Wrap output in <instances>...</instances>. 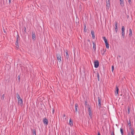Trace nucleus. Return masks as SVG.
Wrapping results in <instances>:
<instances>
[{
    "label": "nucleus",
    "mask_w": 135,
    "mask_h": 135,
    "mask_svg": "<svg viewBox=\"0 0 135 135\" xmlns=\"http://www.w3.org/2000/svg\"><path fill=\"white\" fill-rule=\"evenodd\" d=\"M16 97L17 98L18 104L21 107L23 105L22 100L21 98L20 95L18 93L16 94Z\"/></svg>",
    "instance_id": "1"
},
{
    "label": "nucleus",
    "mask_w": 135,
    "mask_h": 135,
    "mask_svg": "<svg viewBox=\"0 0 135 135\" xmlns=\"http://www.w3.org/2000/svg\"><path fill=\"white\" fill-rule=\"evenodd\" d=\"M61 55L62 54H60L59 53H57L56 54L57 58L58 61H59L60 64L61 62Z\"/></svg>",
    "instance_id": "2"
},
{
    "label": "nucleus",
    "mask_w": 135,
    "mask_h": 135,
    "mask_svg": "<svg viewBox=\"0 0 135 135\" xmlns=\"http://www.w3.org/2000/svg\"><path fill=\"white\" fill-rule=\"evenodd\" d=\"M125 29L124 26H122V36L123 38H124L125 37Z\"/></svg>",
    "instance_id": "3"
},
{
    "label": "nucleus",
    "mask_w": 135,
    "mask_h": 135,
    "mask_svg": "<svg viewBox=\"0 0 135 135\" xmlns=\"http://www.w3.org/2000/svg\"><path fill=\"white\" fill-rule=\"evenodd\" d=\"M65 57L66 58V60H67V61L68 62L69 58V55L67 52H66V55H65Z\"/></svg>",
    "instance_id": "4"
},
{
    "label": "nucleus",
    "mask_w": 135,
    "mask_h": 135,
    "mask_svg": "<svg viewBox=\"0 0 135 135\" xmlns=\"http://www.w3.org/2000/svg\"><path fill=\"white\" fill-rule=\"evenodd\" d=\"M88 111L89 113V114L90 118H92V114L91 113V109L90 108V107H88Z\"/></svg>",
    "instance_id": "5"
},
{
    "label": "nucleus",
    "mask_w": 135,
    "mask_h": 135,
    "mask_svg": "<svg viewBox=\"0 0 135 135\" xmlns=\"http://www.w3.org/2000/svg\"><path fill=\"white\" fill-rule=\"evenodd\" d=\"M94 67L97 68L99 66V63L98 61L97 60L94 62Z\"/></svg>",
    "instance_id": "6"
},
{
    "label": "nucleus",
    "mask_w": 135,
    "mask_h": 135,
    "mask_svg": "<svg viewBox=\"0 0 135 135\" xmlns=\"http://www.w3.org/2000/svg\"><path fill=\"white\" fill-rule=\"evenodd\" d=\"M43 122L44 124L47 125L48 124V120L46 118H44L43 119Z\"/></svg>",
    "instance_id": "7"
},
{
    "label": "nucleus",
    "mask_w": 135,
    "mask_h": 135,
    "mask_svg": "<svg viewBox=\"0 0 135 135\" xmlns=\"http://www.w3.org/2000/svg\"><path fill=\"white\" fill-rule=\"evenodd\" d=\"M98 105L99 107V108L101 107V99L99 97H98Z\"/></svg>",
    "instance_id": "8"
},
{
    "label": "nucleus",
    "mask_w": 135,
    "mask_h": 135,
    "mask_svg": "<svg viewBox=\"0 0 135 135\" xmlns=\"http://www.w3.org/2000/svg\"><path fill=\"white\" fill-rule=\"evenodd\" d=\"M32 37L33 40H35L36 39L35 33L34 32H32Z\"/></svg>",
    "instance_id": "9"
},
{
    "label": "nucleus",
    "mask_w": 135,
    "mask_h": 135,
    "mask_svg": "<svg viewBox=\"0 0 135 135\" xmlns=\"http://www.w3.org/2000/svg\"><path fill=\"white\" fill-rule=\"evenodd\" d=\"M75 112L77 113L78 112V104L77 103H76L75 104Z\"/></svg>",
    "instance_id": "10"
},
{
    "label": "nucleus",
    "mask_w": 135,
    "mask_h": 135,
    "mask_svg": "<svg viewBox=\"0 0 135 135\" xmlns=\"http://www.w3.org/2000/svg\"><path fill=\"white\" fill-rule=\"evenodd\" d=\"M115 31H116V32H117L118 30V28L117 23L116 22H115Z\"/></svg>",
    "instance_id": "11"
},
{
    "label": "nucleus",
    "mask_w": 135,
    "mask_h": 135,
    "mask_svg": "<svg viewBox=\"0 0 135 135\" xmlns=\"http://www.w3.org/2000/svg\"><path fill=\"white\" fill-rule=\"evenodd\" d=\"M119 90V89L118 87L117 86L116 88V90L115 91V94L116 95L118 94V92Z\"/></svg>",
    "instance_id": "12"
},
{
    "label": "nucleus",
    "mask_w": 135,
    "mask_h": 135,
    "mask_svg": "<svg viewBox=\"0 0 135 135\" xmlns=\"http://www.w3.org/2000/svg\"><path fill=\"white\" fill-rule=\"evenodd\" d=\"M91 33L92 35L93 38V39H94L95 38V36H94V31L93 30H92L91 32Z\"/></svg>",
    "instance_id": "13"
},
{
    "label": "nucleus",
    "mask_w": 135,
    "mask_h": 135,
    "mask_svg": "<svg viewBox=\"0 0 135 135\" xmlns=\"http://www.w3.org/2000/svg\"><path fill=\"white\" fill-rule=\"evenodd\" d=\"M120 5L123 7L124 6V0H119Z\"/></svg>",
    "instance_id": "14"
},
{
    "label": "nucleus",
    "mask_w": 135,
    "mask_h": 135,
    "mask_svg": "<svg viewBox=\"0 0 135 135\" xmlns=\"http://www.w3.org/2000/svg\"><path fill=\"white\" fill-rule=\"evenodd\" d=\"M69 124L70 126H71L73 125V122L71 121V118L69 120Z\"/></svg>",
    "instance_id": "15"
},
{
    "label": "nucleus",
    "mask_w": 135,
    "mask_h": 135,
    "mask_svg": "<svg viewBox=\"0 0 135 135\" xmlns=\"http://www.w3.org/2000/svg\"><path fill=\"white\" fill-rule=\"evenodd\" d=\"M131 135H134V130L133 128H131Z\"/></svg>",
    "instance_id": "16"
},
{
    "label": "nucleus",
    "mask_w": 135,
    "mask_h": 135,
    "mask_svg": "<svg viewBox=\"0 0 135 135\" xmlns=\"http://www.w3.org/2000/svg\"><path fill=\"white\" fill-rule=\"evenodd\" d=\"M132 35V31L131 29H129V36L130 37H131Z\"/></svg>",
    "instance_id": "17"
},
{
    "label": "nucleus",
    "mask_w": 135,
    "mask_h": 135,
    "mask_svg": "<svg viewBox=\"0 0 135 135\" xmlns=\"http://www.w3.org/2000/svg\"><path fill=\"white\" fill-rule=\"evenodd\" d=\"M93 49L95 50V47H96V45L95 43L94 42H93Z\"/></svg>",
    "instance_id": "18"
},
{
    "label": "nucleus",
    "mask_w": 135,
    "mask_h": 135,
    "mask_svg": "<svg viewBox=\"0 0 135 135\" xmlns=\"http://www.w3.org/2000/svg\"><path fill=\"white\" fill-rule=\"evenodd\" d=\"M102 38L104 40L105 43L107 42V39L105 37H103Z\"/></svg>",
    "instance_id": "19"
},
{
    "label": "nucleus",
    "mask_w": 135,
    "mask_h": 135,
    "mask_svg": "<svg viewBox=\"0 0 135 135\" xmlns=\"http://www.w3.org/2000/svg\"><path fill=\"white\" fill-rule=\"evenodd\" d=\"M110 6V4H107V9H109V7Z\"/></svg>",
    "instance_id": "20"
},
{
    "label": "nucleus",
    "mask_w": 135,
    "mask_h": 135,
    "mask_svg": "<svg viewBox=\"0 0 135 135\" xmlns=\"http://www.w3.org/2000/svg\"><path fill=\"white\" fill-rule=\"evenodd\" d=\"M33 135H36V131L35 129H33Z\"/></svg>",
    "instance_id": "21"
},
{
    "label": "nucleus",
    "mask_w": 135,
    "mask_h": 135,
    "mask_svg": "<svg viewBox=\"0 0 135 135\" xmlns=\"http://www.w3.org/2000/svg\"><path fill=\"white\" fill-rule=\"evenodd\" d=\"M105 46H106V47L107 48H109V44L107 42H106V43H105Z\"/></svg>",
    "instance_id": "22"
},
{
    "label": "nucleus",
    "mask_w": 135,
    "mask_h": 135,
    "mask_svg": "<svg viewBox=\"0 0 135 135\" xmlns=\"http://www.w3.org/2000/svg\"><path fill=\"white\" fill-rule=\"evenodd\" d=\"M19 38H20L19 36V35H17V40H16V41L17 42L18 41L20 40Z\"/></svg>",
    "instance_id": "23"
},
{
    "label": "nucleus",
    "mask_w": 135,
    "mask_h": 135,
    "mask_svg": "<svg viewBox=\"0 0 135 135\" xmlns=\"http://www.w3.org/2000/svg\"><path fill=\"white\" fill-rule=\"evenodd\" d=\"M120 131L121 132V133L122 134V135H123V129L122 128H120Z\"/></svg>",
    "instance_id": "24"
},
{
    "label": "nucleus",
    "mask_w": 135,
    "mask_h": 135,
    "mask_svg": "<svg viewBox=\"0 0 135 135\" xmlns=\"http://www.w3.org/2000/svg\"><path fill=\"white\" fill-rule=\"evenodd\" d=\"M128 113L129 114L130 113V108L129 107H128Z\"/></svg>",
    "instance_id": "25"
},
{
    "label": "nucleus",
    "mask_w": 135,
    "mask_h": 135,
    "mask_svg": "<svg viewBox=\"0 0 135 135\" xmlns=\"http://www.w3.org/2000/svg\"><path fill=\"white\" fill-rule=\"evenodd\" d=\"M110 0H107L106 1L107 4H110Z\"/></svg>",
    "instance_id": "26"
},
{
    "label": "nucleus",
    "mask_w": 135,
    "mask_h": 135,
    "mask_svg": "<svg viewBox=\"0 0 135 135\" xmlns=\"http://www.w3.org/2000/svg\"><path fill=\"white\" fill-rule=\"evenodd\" d=\"M114 70V68L113 66H112V71L113 72V70Z\"/></svg>",
    "instance_id": "27"
},
{
    "label": "nucleus",
    "mask_w": 135,
    "mask_h": 135,
    "mask_svg": "<svg viewBox=\"0 0 135 135\" xmlns=\"http://www.w3.org/2000/svg\"><path fill=\"white\" fill-rule=\"evenodd\" d=\"M2 99L3 100L4 99V94H3L2 95Z\"/></svg>",
    "instance_id": "28"
},
{
    "label": "nucleus",
    "mask_w": 135,
    "mask_h": 135,
    "mask_svg": "<svg viewBox=\"0 0 135 135\" xmlns=\"http://www.w3.org/2000/svg\"><path fill=\"white\" fill-rule=\"evenodd\" d=\"M84 31H85V30H86V26L85 25L84 26Z\"/></svg>",
    "instance_id": "29"
},
{
    "label": "nucleus",
    "mask_w": 135,
    "mask_h": 135,
    "mask_svg": "<svg viewBox=\"0 0 135 135\" xmlns=\"http://www.w3.org/2000/svg\"><path fill=\"white\" fill-rule=\"evenodd\" d=\"M15 44H16V46H17V45H18V41L17 42V41H16V42Z\"/></svg>",
    "instance_id": "30"
},
{
    "label": "nucleus",
    "mask_w": 135,
    "mask_h": 135,
    "mask_svg": "<svg viewBox=\"0 0 135 135\" xmlns=\"http://www.w3.org/2000/svg\"><path fill=\"white\" fill-rule=\"evenodd\" d=\"M55 111V109L54 108H52V114H54Z\"/></svg>",
    "instance_id": "31"
},
{
    "label": "nucleus",
    "mask_w": 135,
    "mask_h": 135,
    "mask_svg": "<svg viewBox=\"0 0 135 135\" xmlns=\"http://www.w3.org/2000/svg\"><path fill=\"white\" fill-rule=\"evenodd\" d=\"M128 0V2L130 4L131 3V0Z\"/></svg>",
    "instance_id": "32"
},
{
    "label": "nucleus",
    "mask_w": 135,
    "mask_h": 135,
    "mask_svg": "<svg viewBox=\"0 0 135 135\" xmlns=\"http://www.w3.org/2000/svg\"><path fill=\"white\" fill-rule=\"evenodd\" d=\"M111 135H114V132L111 133Z\"/></svg>",
    "instance_id": "33"
},
{
    "label": "nucleus",
    "mask_w": 135,
    "mask_h": 135,
    "mask_svg": "<svg viewBox=\"0 0 135 135\" xmlns=\"http://www.w3.org/2000/svg\"><path fill=\"white\" fill-rule=\"evenodd\" d=\"M98 79L99 81V76H97Z\"/></svg>",
    "instance_id": "34"
},
{
    "label": "nucleus",
    "mask_w": 135,
    "mask_h": 135,
    "mask_svg": "<svg viewBox=\"0 0 135 135\" xmlns=\"http://www.w3.org/2000/svg\"><path fill=\"white\" fill-rule=\"evenodd\" d=\"M18 79L19 80H20V76H18Z\"/></svg>",
    "instance_id": "35"
},
{
    "label": "nucleus",
    "mask_w": 135,
    "mask_h": 135,
    "mask_svg": "<svg viewBox=\"0 0 135 135\" xmlns=\"http://www.w3.org/2000/svg\"><path fill=\"white\" fill-rule=\"evenodd\" d=\"M18 47H19L18 45H17V46H16V48H17V49H18Z\"/></svg>",
    "instance_id": "36"
},
{
    "label": "nucleus",
    "mask_w": 135,
    "mask_h": 135,
    "mask_svg": "<svg viewBox=\"0 0 135 135\" xmlns=\"http://www.w3.org/2000/svg\"><path fill=\"white\" fill-rule=\"evenodd\" d=\"M11 2V0H9V3H10Z\"/></svg>",
    "instance_id": "37"
},
{
    "label": "nucleus",
    "mask_w": 135,
    "mask_h": 135,
    "mask_svg": "<svg viewBox=\"0 0 135 135\" xmlns=\"http://www.w3.org/2000/svg\"><path fill=\"white\" fill-rule=\"evenodd\" d=\"M98 135H101L99 132H98Z\"/></svg>",
    "instance_id": "38"
},
{
    "label": "nucleus",
    "mask_w": 135,
    "mask_h": 135,
    "mask_svg": "<svg viewBox=\"0 0 135 135\" xmlns=\"http://www.w3.org/2000/svg\"><path fill=\"white\" fill-rule=\"evenodd\" d=\"M128 135H131V134L129 132L128 133Z\"/></svg>",
    "instance_id": "39"
},
{
    "label": "nucleus",
    "mask_w": 135,
    "mask_h": 135,
    "mask_svg": "<svg viewBox=\"0 0 135 135\" xmlns=\"http://www.w3.org/2000/svg\"><path fill=\"white\" fill-rule=\"evenodd\" d=\"M65 117V114H64L63 115V117Z\"/></svg>",
    "instance_id": "40"
},
{
    "label": "nucleus",
    "mask_w": 135,
    "mask_h": 135,
    "mask_svg": "<svg viewBox=\"0 0 135 135\" xmlns=\"http://www.w3.org/2000/svg\"><path fill=\"white\" fill-rule=\"evenodd\" d=\"M97 76H99V74L98 73H97Z\"/></svg>",
    "instance_id": "41"
},
{
    "label": "nucleus",
    "mask_w": 135,
    "mask_h": 135,
    "mask_svg": "<svg viewBox=\"0 0 135 135\" xmlns=\"http://www.w3.org/2000/svg\"><path fill=\"white\" fill-rule=\"evenodd\" d=\"M85 105H87V104L86 102H85Z\"/></svg>",
    "instance_id": "42"
},
{
    "label": "nucleus",
    "mask_w": 135,
    "mask_h": 135,
    "mask_svg": "<svg viewBox=\"0 0 135 135\" xmlns=\"http://www.w3.org/2000/svg\"><path fill=\"white\" fill-rule=\"evenodd\" d=\"M26 30V28L25 27V31Z\"/></svg>",
    "instance_id": "43"
},
{
    "label": "nucleus",
    "mask_w": 135,
    "mask_h": 135,
    "mask_svg": "<svg viewBox=\"0 0 135 135\" xmlns=\"http://www.w3.org/2000/svg\"><path fill=\"white\" fill-rule=\"evenodd\" d=\"M4 32H6L5 31V30H4Z\"/></svg>",
    "instance_id": "44"
}]
</instances>
